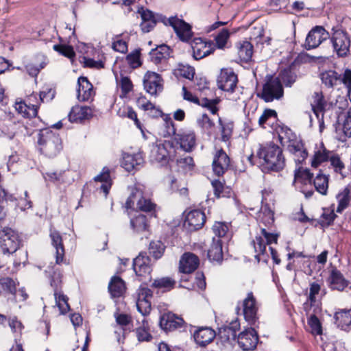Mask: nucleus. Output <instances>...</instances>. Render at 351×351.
Listing matches in <instances>:
<instances>
[{"instance_id":"f257e3e1","label":"nucleus","mask_w":351,"mask_h":351,"mask_svg":"<svg viewBox=\"0 0 351 351\" xmlns=\"http://www.w3.org/2000/svg\"><path fill=\"white\" fill-rule=\"evenodd\" d=\"M290 144V146L285 147L294 154L296 168L295 170L293 185L296 189L304 195L305 197H307V167L305 162L307 153L304 149V144L300 137H295V141H291Z\"/></svg>"},{"instance_id":"f03ea898","label":"nucleus","mask_w":351,"mask_h":351,"mask_svg":"<svg viewBox=\"0 0 351 351\" xmlns=\"http://www.w3.org/2000/svg\"><path fill=\"white\" fill-rule=\"evenodd\" d=\"M254 158L258 160V164L266 170L277 171L282 169L285 165L282 150L274 143L261 145L256 156L250 155L248 160L252 164H254Z\"/></svg>"},{"instance_id":"7ed1b4c3","label":"nucleus","mask_w":351,"mask_h":351,"mask_svg":"<svg viewBox=\"0 0 351 351\" xmlns=\"http://www.w3.org/2000/svg\"><path fill=\"white\" fill-rule=\"evenodd\" d=\"M38 145L40 152L49 158L56 156L62 149L59 135L48 129L40 131Z\"/></svg>"},{"instance_id":"20e7f679","label":"nucleus","mask_w":351,"mask_h":351,"mask_svg":"<svg viewBox=\"0 0 351 351\" xmlns=\"http://www.w3.org/2000/svg\"><path fill=\"white\" fill-rule=\"evenodd\" d=\"M145 186L140 183L130 187V195L128 198L125 206L128 209L140 210L144 212L152 211L155 204L144 196Z\"/></svg>"},{"instance_id":"39448f33","label":"nucleus","mask_w":351,"mask_h":351,"mask_svg":"<svg viewBox=\"0 0 351 351\" xmlns=\"http://www.w3.org/2000/svg\"><path fill=\"white\" fill-rule=\"evenodd\" d=\"M176 157V149L171 141H160L152 145L150 158L154 161L166 163Z\"/></svg>"},{"instance_id":"423d86ee","label":"nucleus","mask_w":351,"mask_h":351,"mask_svg":"<svg viewBox=\"0 0 351 351\" xmlns=\"http://www.w3.org/2000/svg\"><path fill=\"white\" fill-rule=\"evenodd\" d=\"M20 244L19 235L15 230L8 227L0 230V247L4 254L15 252Z\"/></svg>"},{"instance_id":"0eeeda50","label":"nucleus","mask_w":351,"mask_h":351,"mask_svg":"<svg viewBox=\"0 0 351 351\" xmlns=\"http://www.w3.org/2000/svg\"><path fill=\"white\" fill-rule=\"evenodd\" d=\"M278 234L270 233L265 228H261V234L252 241V244L256 253L255 258L260 261V256L267 254V245L276 243Z\"/></svg>"},{"instance_id":"6e6552de","label":"nucleus","mask_w":351,"mask_h":351,"mask_svg":"<svg viewBox=\"0 0 351 351\" xmlns=\"http://www.w3.org/2000/svg\"><path fill=\"white\" fill-rule=\"evenodd\" d=\"M283 95L284 90L280 80L271 76L267 77L263 85L261 97L266 102H270L274 99H280Z\"/></svg>"},{"instance_id":"1a4fd4ad","label":"nucleus","mask_w":351,"mask_h":351,"mask_svg":"<svg viewBox=\"0 0 351 351\" xmlns=\"http://www.w3.org/2000/svg\"><path fill=\"white\" fill-rule=\"evenodd\" d=\"M162 22L165 25L173 27L178 37L183 42H189L192 36L193 32L191 25L177 16L169 18H164Z\"/></svg>"},{"instance_id":"9d476101","label":"nucleus","mask_w":351,"mask_h":351,"mask_svg":"<svg viewBox=\"0 0 351 351\" xmlns=\"http://www.w3.org/2000/svg\"><path fill=\"white\" fill-rule=\"evenodd\" d=\"M134 298L138 311L143 317L148 315L151 311L152 291L147 287L141 286L137 289Z\"/></svg>"},{"instance_id":"9b49d317","label":"nucleus","mask_w":351,"mask_h":351,"mask_svg":"<svg viewBox=\"0 0 351 351\" xmlns=\"http://www.w3.org/2000/svg\"><path fill=\"white\" fill-rule=\"evenodd\" d=\"M171 142L185 152H192L196 146V135L194 131L191 130L180 131L176 134Z\"/></svg>"},{"instance_id":"f8f14e48","label":"nucleus","mask_w":351,"mask_h":351,"mask_svg":"<svg viewBox=\"0 0 351 351\" xmlns=\"http://www.w3.org/2000/svg\"><path fill=\"white\" fill-rule=\"evenodd\" d=\"M258 306L252 292H249L243 301V313L246 322L250 325H255L258 322Z\"/></svg>"},{"instance_id":"ddd939ff","label":"nucleus","mask_w":351,"mask_h":351,"mask_svg":"<svg viewBox=\"0 0 351 351\" xmlns=\"http://www.w3.org/2000/svg\"><path fill=\"white\" fill-rule=\"evenodd\" d=\"M61 276L60 274L54 272L51 280V286L54 287V297L56 304L59 308L60 314H65L70 310V306L68 304V298L58 292L57 289L61 284Z\"/></svg>"},{"instance_id":"4468645a","label":"nucleus","mask_w":351,"mask_h":351,"mask_svg":"<svg viewBox=\"0 0 351 351\" xmlns=\"http://www.w3.org/2000/svg\"><path fill=\"white\" fill-rule=\"evenodd\" d=\"M145 90L151 95H157L163 89L162 80L156 73L148 71L143 78Z\"/></svg>"},{"instance_id":"2eb2a0df","label":"nucleus","mask_w":351,"mask_h":351,"mask_svg":"<svg viewBox=\"0 0 351 351\" xmlns=\"http://www.w3.org/2000/svg\"><path fill=\"white\" fill-rule=\"evenodd\" d=\"M237 81V76L231 69H221L217 80L218 88L227 93L235 88Z\"/></svg>"},{"instance_id":"dca6fc26","label":"nucleus","mask_w":351,"mask_h":351,"mask_svg":"<svg viewBox=\"0 0 351 351\" xmlns=\"http://www.w3.org/2000/svg\"><path fill=\"white\" fill-rule=\"evenodd\" d=\"M193 56L195 60H200L210 53L215 50L214 44L212 42H207L201 38H195L191 43Z\"/></svg>"},{"instance_id":"f3484780","label":"nucleus","mask_w":351,"mask_h":351,"mask_svg":"<svg viewBox=\"0 0 351 351\" xmlns=\"http://www.w3.org/2000/svg\"><path fill=\"white\" fill-rule=\"evenodd\" d=\"M257 332L252 328L246 329L241 332L237 338L239 346L244 350H254L258 343Z\"/></svg>"},{"instance_id":"a211bd4d","label":"nucleus","mask_w":351,"mask_h":351,"mask_svg":"<svg viewBox=\"0 0 351 351\" xmlns=\"http://www.w3.org/2000/svg\"><path fill=\"white\" fill-rule=\"evenodd\" d=\"M311 105L312 110L317 117L319 126V131L322 132L324 128V110L326 106V101L324 99L322 93L317 92L314 93Z\"/></svg>"},{"instance_id":"6ab92c4d","label":"nucleus","mask_w":351,"mask_h":351,"mask_svg":"<svg viewBox=\"0 0 351 351\" xmlns=\"http://www.w3.org/2000/svg\"><path fill=\"white\" fill-rule=\"evenodd\" d=\"M205 222V215L199 210L190 211L186 216L184 226L189 231L197 230L202 227Z\"/></svg>"},{"instance_id":"aec40b11","label":"nucleus","mask_w":351,"mask_h":351,"mask_svg":"<svg viewBox=\"0 0 351 351\" xmlns=\"http://www.w3.org/2000/svg\"><path fill=\"white\" fill-rule=\"evenodd\" d=\"M229 163L230 159L226 152L222 149L217 150L213 161V169L215 174L217 176L223 175L228 169Z\"/></svg>"},{"instance_id":"412c9836","label":"nucleus","mask_w":351,"mask_h":351,"mask_svg":"<svg viewBox=\"0 0 351 351\" xmlns=\"http://www.w3.org/2000/svg\"><path fill=\"white\" fill-rule=\"evenodd\" d=\"M182 91H183V96L184 99L191 101L195 104H199L203 107H205L208 108L213 115H216L217 114V112L219 110L218 108L217 107V105L218 104L219 100L217 99H204L202 100L201 103H199V99L197 97L194 96L191 93L189 92L186 90V88L185 86L182 87Z\"/></svg>"},{"instance_id":"4be33fe9","label":"nucleus","mask_w":351,"mask_h":351,"mask_svg":"<svg viewBox=\"0 0 351 351\" xmlns=\"http://www.w3.org/2000/svg\"><path fill=\"white\" fill-rule=\"evenodd\" d=\"M331 154V152L326 149L323 142L320 141L319 143L315 144L313 150V156L311 162V166L317 168L322 163L327 161Z\"/></svg>"},{"instance_id":"5701e85b","label":"nucleus","mask_w":351,"mask_h":351,"mask_svg":"<svg viewBox=\"0 0 351 351\" xmlns=\"http://www.w3.org/2000/svg\"><path fill=\"white\" fill-rule=\"evenodd\" d=\"M199 264V258L193 253H184L180 260V271L182 273L193 272Z\"/></svg>"},{"instance_id":"b1692460","label":"nucleus","mask_w":351,"mask_h":351,"mask_svg":"<svg viewBox=\"0 0 351 351\" xmlns=\"http://www.w3.org/2000/svg\"><path fill=\"white\" fill-rule=\"evenodd\" d=\"M93 115V111L90 107L75 106L69 114V120L72 123H80L89 119Z\"/></svg>"},{"instance_id":"393cba45","label":"nucleus","mask_w":351,"mask_h":351,"mask_svg":"<svg viewBox=\"0 0 351 351\" xmlns=\"http://www.w3.org/2000/svg\"><path fill=\"white\" fill-rule=\"evenodd\" d=\"M77 99L85 101L91 99L95 95L93 86L86 77H80L77 80Z\"/></svg>"},{"instance_id":"a878e982","label":"nucleus","mask_w":351,"mask_h":351,"mask_svg":"<svg viewBox=\"0 0 351 351\" xmlns=\"http://www.w3.org/2000/svg\"><path fill=\"white\" fill-rule=\"evenodd\" d=\"M332 43L339 56L347 55L349 51L350 40L344 32H336L332 38Z\"/></svg>"},{"instance_id":"bb28decb","label":"nucleus","mask_w":351,"mask_h":351,"mask_svg":"<svg viewBox=\"0 0 351 351\" xmlns=\"http://www.w3.org/2000/svg\"><path fill=\"white\" fill-rule=\"evenodd\" d=\"M329 36L322 26H316L308 32V49L316 48Z\"/></svg>"},{"instance_id":"cd10ccee","label":"nucleus","mask_w":351,"mask_h":351,"mask_svg":"<svg viewBox=\"0 0 351 351\" xmlns=\"http://www.w3.org/2000/svg\"><path fill=\"white\" fill-rule=\"evenodd\" d=\"M149 258L142 254H140L134 259L133 269L138 276L145 277L150 274L151 267L149 265Z\"/></svg>"},{"instance_id":"c85d7f7f","label":"nucleus","mask_w":351,"mask_h":351,"mask_svg":"<svg viewBox=\"0 0 351 351\" xmlns=\"http://www.w3.org/2000/svg\"><path fill=\"white\" fill-rule=\"evenodd\" d=\"M193 337L197 344L204 347L213 340L215 332L210 328L201 327L195 330Z\"/></svg>"},{"instance_id":"c756f323","label":"nucleus","mask_w":351,"mask_h":351,"mask_svg":"<svg viewBox=\"0 0 351 351\" xmlns=\"http://www.w3.org/2000/svg\"><path fill=\"white\" fill-rule=\"evenodd\" d=\"M51 245L56 250V263L59 265L64 262V248L62 239L59 232L51 230L50 232Z\"/></svg>"},{"instance_id":"7c9ffc66","label":"nucleus","mask_w":351,"mask_h":351,"mask_svg":"<svg viewBox=\"0 0 351 351\" xmlns=\"http://www.w3.org/2000/svg\"><path fill=\"white\" fill-rule=\"evenodd\" d=\"M182 324L183 319L171 313L163 314L160 319V327L167 331L176 329Z\"/></svg>"},{"instance_id":"2f4dec72","label":"nucleus","mask_w":351,"mask_h":351,"mask_svg":"<svg viewBox=\"0 0 351 351\" xmlns=\"http://www.w3.org/2000/svg\"><path fill=\"white\" fill-rule=\"evenodd\" d=\"M144 162V159L141 153L134 154H125L121 162L122 167L128 172L138 169Z\"/></svg>"},{"instance_id":"473e14b6","label":"nucleus","mask_w":351,"mask_h":351,"mask_svg":"<svg viewBox=\"0 0 351 351\" xmlns=\"http://www.w3.org/2000/svg\"><path fill=\"white\" fill-rule=\"evenodd\" d=\"M329 282L331 288L342 291L348 287L349 282L336 267H332L330 271Z\"/></svg>"},{"instance_id":"72a5a7b5","label":"nucleus","mask_w":351,"mask_h":351,"mask_svg":"<svg viewBox=\"0 0 351 351\" xmlns=\"http://www.w3.org/2000/svg\"><path fill=\"white\" fill-rule=\"evenodd\" d=\"M47 58L43 54H38L35 58V62L27 64L25 69L28 74L32 77H36L40 71L48 64Z\"/></svg>"},{"instance_id":"f704fd0d","label":"nucleus","mask_w":351,"mask_h":351,"mask_svg":"<svg viewBox=\"0 0 351 351\" xmlns=\"http://www.w3.org/2000/svg\"><path fill=\"white\" fill-rule=\"evenodd\" d=\"M298 60H295L288 68L283 69L279 74L278 78L286 86H291L295 81L296 75L294 71L296 69Z\"/></svg>"},{"instance_id":"c9c22d12","label":"nucleus","mask_w":351,"mask_h":351,"mask_svg":"<svg viewBox=\"0 0 351 351\" xmlns=\"http://www.w3.org/2000/svg\"><path fill=\"white\" fill-rule=\"evenodd\" d=\"M336 324L343 330H348L351 327V308L337 312L335 315Z\"/></svg>"},{"instance_id":"e433bc0d","label":"nucleus","mask_w":351,"mask_h":351,"mask_svg":"<svg viewBox=\"0 0 351 351\" xmlns=\"http://www.w3.org/2000/svg\"><path fill=\"white\" fill-rule=\"evenodd\" d=\"M196 124L203 132L208 135H211L215 128L213 119L208 117L206 113H202L198 115L196 119Z\"/></svg>"},{"instance_id":"4c0bfd02","label":"nucleus","mask_w":351,"mask_h":351,"mask_svg":"<svg viewBox=\"0 0 351 351\" xmlns=\"http://www.w3.org/2000/svg\"><path fill=\"white\" fill-rule=\"evenodd\" d=\"M108 290L114 298L121 296L125 290L123 280L119 277L114 276L109 283Z\"/></svg>"},{"instance_id":"58836bf2","label":"nucleus","mask_w":351,"mask_h":351,"mask_svg":"<svg viewBox=\"0 0 351 351\" xmlns=\"http://www.w3.org/2000/svg\"><path fill=\"white\" fill-rule=\"evenodd\" d=\"M38 106L34 104L27 105L25 102L20 101L15 104V109L23 117H35L38 112Z\"/></svg>"},{"instance_id":"ea45409f","label":"nucleus","mask_w":351,"mask_h":351,"mask_svg":"<svg viewBox=\"0 0 351 351\" xmlns=\"http://www.w3.org/2000/svg\"><path fill=\"white\" fill-rule=\"evenodd\" d=\"M208 257L211 261H220L223 257L222 244L219 239L213 238V243L208 250Z\"/></svg>"},{"instance_id":"a19ab883","label":"nucleus","mask_w":351,"mask_h":351,"mask_svg":"<svg viewBox=\"0 0 351 351\" xmlns=\"http://www.w3.org/2000/svg\"><path fill=\"white\" fill-rule=\"evenodd\" d=\"M132 228L137 233H143L148 231L149 224L144 215L138 214L130 219Z\"/></svg>"},{"instance_id":"79ce46f5","label":"nucleus","mask_w":351,"mask_h":351,"mask_svg":"<svg viewBox=\"0 0 351 351\" xmlns=\"http://www.w3.org/2000/svg\"><path fill=\"white\" fill-rule=\"evenodd\" d=\"M277 121V114L274 110H265L258 119V124L263 128H273Z\"/></svg>"},{"instance_id":"37998d69","label":"nucleus","mask_w":351,"mask_h":351,"mask_svg":"<svg viewBox=\"0 0 351 351\" xmlns=\"http://www.w3.org/2000/svg\"><path fill=\"white\" fill-rule=\"evenodd\" d=\"M169 54V48L162 45L150 51V58L154 64H159L165 60Z\"/></svg>"},{"instance_id":"c03bdc74","label":"nucleus","mask_w":351,"mask_h":351,"mask_svg":"<svg viewBox=\"0 0 351 351\" xmlns=\"http://www.w3.org/2000/svg\"><path fill=\"white\" fill-rule=\"evenodd\" d=\"M238 55L242 61L250 60L253 53V47L248 41H242L237 44Z\"/></svg>"},{"instance_id":"a18cd8bd","label":"nucleus","mask_w":351,"mask_h":351,"mask_svg":"<svg viewBox=\"0 0 351 351\" xmlns=\"http://www.w3.org/2000/svg\"><path fill=\"white\" fill-rule=\"evenodd\" d=\"M279 141L282 146H290L291 141H295L297 135L287 127H281L277 131Z\"/></svg>"},{"instance_id":"49530a36","label":"nucleus","mask_w":351,"mask_h":351,"mask_svg":"<svg viewBox=\"0 0 351 351\" xmlns=\"http://www.w3.org/2000/svg\"><path fill=\"white\" fill-rule=\"evenodd\" d=\"M239 326V323L235 322L232 323L231 326L220 329L219 336L221 341L224 342H230L232 340H234L237 337V328Z\"/></svg>"},{"instance_id":"de8ad7c7","label":"nucleus","mask_w":351,"mask_h":351,"mask_svg":"<svg viewBox=\"0 0 351 351\" xmlns=\"http://www.w3.org/2000/svg\"><path fill=\"white\" fill-rule=\"evenodd\" d=\"M218 122L220 127L221 138L224 142L230 140L232 134L233 123L232 121H223L218 116Z\"/></svg>"},{"instance_id":"09e8293b","label":"nucleus","mask_w":351,"mask_h":351,"mask_svg":"<svg viewBox=\"0 0 351 351\" xmlns=\"http://www.w3.org/2000/svg\"><path fill=\"white\" fill-rule=\"evenodd\" d=\"M16 288V282L9 277L0 278V293L14 295Z\"/></svg>"},{"instance_id":"8fccbe9b","label":"nucleus","mask_w":351,"mask_h":351,"mask_svg":"<svg viewBox=\"0 0 351 351\" xmlns=\"http://www.w3.org/2000/svg\"><path fill=\"white\" fill-rule=\"evenodd\" d=\"M95 180L101 183L100 189L103 191L105 195H106L111 187V180L108 171L104 169L103 171L95 178Z\"/></svg>"},{"instance_id":"3c124183","label":"nucleus","mask_w":351,"mask_h":351,"mask_svg":"<svg viewBox=\"0 0 351 351\" xmlns=\"http://www.w3.org/2000/svg\"><path fill=\"white\" fill-rule=\"evenodd\" d=\"M350 190L348 188H345L337 195L338 206L336 210L337 213H341L348 206L350 201Z\"/></svg>"},{"instance_id":"603ef678","label":"nucleus","mask_w":351,"mask_h":351,"mask_svg":"<svg viewBox=\"0 0 351 351\" xmlns=\"http://www.w3.org/2000/svg\"><path fill=\"white\" fill-rule=\"evenodd\" d=\"M320 78L326 86L332 88L339 79V75L335 71L329 70L320 74Z\"/></svg>"},{"instance_id":"864d4df0","label":"nucleus","mask_w":351,"mask_h":351,"mask_svg":"<svg viewBox=\"0 0 351 351\" xmlns=\"http://www.w3.org/2000/svg\"><path fill=\"white\" fill-rule=\"evenodd\" d=\"M322 285V282H314L311 284L310 287V293L308 295V300H311L312 303H314L315 305L318 306L319 304V300L322 298L321 293V285Z\"/></svg>"},{"instance_id":"5fc2aeb1","label":"nucleus","mask_w":351,"mask_h":351,"mask_svg":"<svg viewBox=\"0 0 351 351\" xmlns=\"http://www.w3.org/2000/svg\"><path fill=\"white\" fill-rule=\"evenodd\" d=\"M258 217L261 222L268 228L274 222V213L267 205L262 206Z\"/></svg>"},{"instance_id":"6e6d98bb","label":"nucleus","mask_w":351,"mask_h":351,"mask_svg":"<svg viewBox=\"0 0 351 351\" xmlns=\"http://www.w3.org/2000/svg\"><path fill=\"white\" fill-rule=\"evenodd\" d=\"M313 184L316 191L322 195H326L328 187L327 176L318 174L314 179Z\"/></svg>"},{"instance_id":"4d7b16f0","label":"nucleus","mask_w":351,"mask_h":351,"mask_svg":"<svg viewBox=\"0 0 351 351\" xmlns=\"http://www.w3.org/2000/svg\"><path fill=\"white\" fill-rule=\"evenodd\" d=\"M137 105L140 108L145 111L150 110L151 112H154V114H152L154 117H158L162 113L160 110L156 109L155 106L145 97H140L138 98Z\"/></svg>"},{"instance_id":"13d9d810","label":"nucleus","mask_w":351,"mask_h":351,"mask_svg":"<svg viewBox=\"0 0 351 351\" xmlns=\"http://www.w3.org/2000/svg\"><path fill=\"white\" fill-rule=\"evenodd\" d=\"M165 246L160 241H153L149 243V252L151 255L156 259L161 258Z\"/></svg>"},{"instance_id":"bf43d9fd","label":"nucleus","mask_w":351,"mask_h":351,"mask_svg":"<svg viewBox=\"0 0 351 351\" xmlns=\"http://www.w3.org/2000/svg\"><path fill=\"white\" fill-rule=\"evenodd\" d=\"M142 326L136 329V337L139 341H148L151 339L152 336L148 332V322L143 317L142 319Z\"/></svg>"},{"instance_id":"052dcab7","label":"nucleus","mask_w":351,"mask_h":351,"mask_svg":"<svg viewBox=\"0 0 351 351\" xmlns=\"http://www.w3.org/2000/svg\"><path fill=\"white\" fill-rule=\"evenodd\" d=\"M163 128L162 129L161 134L164 137L175 136L177 134L176 133V128L171 118L165 116L163 118Z\"/></svg>"},{"instance_id":"680f3d73","label":"nucleus","mask_w":351,"mask_h":351,"mask_svg":"<svg viewBox=\"0 0 351 351\" xmlns=\"http://www.w3.org/2000/svg\"><path fill=\"white\" fill-rule=\"evenodd\" d=\"M175 280L169 277H165L154 280L153 286L156 288L163 289L165 291H169L173 288L175 285Z\"/></svg>"},{"instance_id":"e2e57ef3","label":"nucleus","mask_w":351,"mask_h":351,"mask_svg":"<svg viewBox=\"0 0 351 351\" xmlns=\"http://www.w3.org/2000/svg\"><path fill=\"white\" fill-rule=\"evenodd\" d=\"M308 325L311 328V332L313 335H322L323 333L322 324L319 319L315 315L311 316L308 319Z\"/></svg>"},{"instance_id":"0e129e2a","label":"nucleus","mask_w":351,"mask_h":351,"mask_svg":"<svg viewBox=\"0 0 351 351\" xmlns=\"http://www.w3.org/2000/svg\"><path fill=\"white\" fill-rule=\"evenodd\" d=\"M178 167L184 172L192 171L194 167V161L192 157L186 156L177 159Z\"/></svg>"},{"instance_id":"69168bd1","label":"nucleus","mask_w":351,"mask_h":351,"mask_svg":"<svg viewBox=\"0 0 351 351\" xmlns=\"http://www.w3.org/2000/svg\"><path fill=\"white\" fill-rule=\"evenodd\" d=\"M230 32L227 29H223L215 36L216 46L219 49L225 48L230 37Z\"/></svg>"},{"instance_id":"338daca9","label":"nucleus","mask_w":351,"mask_h":351,"mask_svg":"<svg viewBox=\"0 0 351 351\" xmlns=\"http://www.w3.org/2000/svg\"><path fill=\"white\" fill-rule=\"evenodd\" d=\"M53 49L59 52L62 56L72 59L75 57V53L73 48L70 45H53Z\"/></svg>"},{"instance_id":"774afa93","label":"nucleus","mask_w":351,"mask_h":351,"mask_svg":"<svg viewBox=\"0 0 351 351\" xmlns=\"http://www.w3.org/2000/svg\"><path fill=\"white\" fill-rule=\"evenodd\" d=\"M229 230L228 225L224 222L217 221L213 226V231L215 236L219 239L226 235Z\"/></svg>"}]
</instances>
